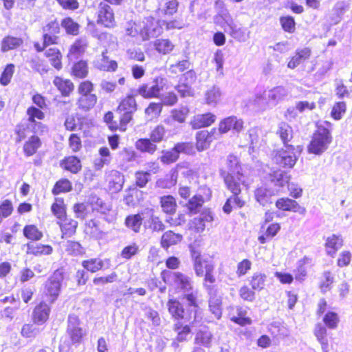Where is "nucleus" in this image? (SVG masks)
Segmentation results:
<instances>
[{
    "mask_svg": "<svg viewBox=\"0 0 352 352\" xmlns=\"http://www.w3.org/2000/svg\"><path fill=\"white\" fill-rule=\"evenodd\" d=\"M95 210L104 215V219L109 223L113 222L116 220V213L111 210V206L108 204H104L100 208L95 207Z\"/></svg>",
    "mask_w": 352,
    "mask_h": 352,
    "instance_id": "61",
    "label": "nucleus"
},
{
    "mask_svg": "<svg viewBox=\"0 0 352 352\" xmlns=\"http://www.w3.org/2000/svg\"><path fill=\"white\" fill-rule=\"evenodd\" d=\"M311 54V51L309 47H304L298 49L295 54L290 58L287 63V67L289 69H294L309 58Z\"/></svg>",
    "mask_w": 352,
    "mask_h": 352,
    "instance_id": "21",
    "label": "nucleus"
},
{
    "mask_svg": "<svg viewBox=\"0 0 352 352\" xmlns=\"http://www.w3.org/2000/svg\"><path fill=\"white\" fill-rule=\"evenodd\" d=\"M106 181L111 192H117L122 190L124 179V176L118 170H112L107 173Z\"/></svg>",
    "mask_w": 352,
    "mask_h": 352,
    "instance_id": "16",
    "label": "nucleus"
},
{
    "mask_svg": "<svg viewBox=\"0 0 352 352\" xmlns=\"http://www.w3.org/2000/svg\"><path fill=\"white\" fill-rule=\"evenodd\" d=\"M63 219V222L60 223L63 234L67 236H71L76 232L78 222L74 219L65 217Z\"/></svg>",
    "mask_w": 352,
    "mask_h": 352,
    "instance_id": "45",
    "label": "nucleus"
},
{
    "mask_svg": "<svg viewBox=\"0 0 352 352\" xmlns=\"http://www.w3.org/2000/svg\"><path fill=\"white\" fill-rule=\"evenodd\" d=\"M343 245V239L341 236L332 234L327 237L325 242V250L327 254L334 257L337 251Z\"/></svg>",
    "mask_w": 352,
    "mask_h": 352,
    "instance_id": "26",
    "label": "nucleus"
},
{
    "mask_svg": "<svg viewBox=\"0 0 352 352\" xmlns=\"http://www.w3.org/2000/svg\"><path fill=\"white\" fill-rule=\"evenodd\" d=\"M189 110L186 107H182L179 109H173L171 111V117L164 120L165 123L169 124L171 120H175L179 123L185 122Z\"/></svg>",
    "mask_w": 352,
    "mask_h": 352,
    "instance_id": "42",
    "label": "nucleus"
},
{
    "mask_svg": "<svg viewBox=\"0 0 352 352\" xmlns=\"http://www.w3.org/2000/svg\"><path fill=\"white\" fill-rule=\"evenodd\" d=\"M155 47L157 52L164 54L169 53L173 49V45L167 39L157 40L155 43Z\"/></svg>",
    "mask_w": 352,
    "mask_h": 352,
    "instance_id": "63",
    "label": "nucleus"
},
{
    "mask_svg": "<svg viewBox=\"0 0 352 352\" xmlns=\"http://www.w3.org/2000/svg\"><path fill=\"white\" fill-rule=\"evenodd\" d=\"M162 277L164 283L170 285L176 292H188L192 289L190 278L180 272L164 270Z\"/></svg>",
    "mask_w": 352,
    "mask_h": 352,
    "instance_id": "6",
    "label": "nucleus"
},
{
    "mask_svg": "<svg viewBox=\"0 0 352 352\" xmlns=\"http://www.w3.org/2000/svg\"><path fill=\"white\" fill-rule=\"evenodd\" d=\"M351 260V252L349 250H343L338 255L337 265L340 267H347L350 265Z\"/></svg>",
    "mask_w": 352,
    "mask_h": 352,
    "instance_id": "64",
    "label": "nucleus"
},
{
    "mask_svg": "<svg viewBox=\"0 0 352 352\" xmlns=\"http://www.w3.org/2000/svg\"><path fill=\"white\" fill-rule=\"evenodd\" d=\"M143 218L140 214L128 216L125 219L126 226L135 232H139L142 224Z\"/></svg>",
    "mask_w": 352,
    "mask_h": 352,
    "instance_id": "46",
    "label": "nucleus"
},
{
    "mask_svg": "<svg viewBox=\"0 0 352 352\" xmlns=\"http://www.w3.org/2000/svg\"><path fill=\"white\" fill-rule=\"evenodd\" d=\"M97 100V96L95 94L80 95L77 101V105L79 109L88 111L94 107Z\"/></svg>",
    "mask_w": 352,
    "mask_h": 352,
    "instance_id": "34",
    "label": "nucleus"
},
{
    "mask_svg": "<svg viewBox=\"0 0 352 352\" xmlns=\"http://www.w3.org/2000/svg\"><path fill=\"white\" fill-rule=\"evenodd\" d=\"M228 171L221 170V175L223 178L227 188L232 193H240L241 191V185L243 184V176L241 173V166L238 158L230 155L227 158Z\"/></svg>",
    "mask_w": 352,
    "mask_h": 352,
    "instance_id": "4",
    "label": "nucleus"
},
{
    "mask_svg": "<svg viewBox=\"0 0 352 352\" xmlns=\"http://www.w3.org/2000/svg\"><path fill=\"white\" fill-rule=\"evenodd\" d=\"M151 141L147 138L139 139L135 144V148L141 152L153 154L157 150V146Z\"/></svg>",
    "mask_w": 352,
    "mask_h": 352,
    "instance_id": "41",
    "label": "nucleus"
},
{
    "mask_svg": "<svg viewBox=\"0 0 352 352\" xmlns=\"http://www.w3.org/2000/svg\"><path fill=\"white\" fill-rule=\"evenodd\" d=\"M311 263V260L307 257H304L300 260L297 264V268L294 271L295 278L297 280H304L307 276V265Z\"/></svg>",
    "mask_w": 352,
    "mask_h": 352,
    "instance_id": "40",
    "label": "nucleus"
},
{
    "mask_svg": "<svg viewBox=\"0 0 352 352\" xmlns=\"http://www.w3.org/2000/svg\"><path fill=\"white\" fill-rule=\"evenodd\" d=\"M230 36L239 42H245L250 37V32H246V30L239 26L236 23L226 31Z\"/></svg>",
    "mask_w": 352,
    "mask_h": 352,
    "instance_id": "32",
    "label": "nucleus"
},
{
    "mask_svg": "<svg viewBox=\"0 0 352 352\" xmlns=\"http://www.w3.org/2000/svg\"><path fill=\"white\" fill-rule=\"evenodd\" d=\"M182 240V235L175 234L173 231L164 232L162 236L161 245L164 248H168L179 243Z\"/></svg>",
    "mask_w": 352,
    "mask_h": 352,
    "instance_id": "33",
    "label": "nucleus"
},
{
    "mask_svg": "<svg viewBox=\"0 0 352 352\" xmlns=\"http://www.w3.org/2000/svg\"><path fill=\"white\" fill-rule=\"evenodd\" d=\"M137 110V103L133 96H128L124 98L118 107V111L135 113Z\"/></svg>",
    "mask_w": 352,
    "mask_h": 352,
    "instance_id": "38",
    "label": "nucleus"
},
{
    "mask_svg": "<svg viewBox=\"0 0 352 352\" xmlns=\"http://www.w3.org/2000/svg\"><path fill=\"white\" fill-rule=\"evenodd\" d=\"M165 84V78L158 76L151 82L141 85L136 90V93L144 98H157Z\"/></svg>",
    "mask_w": 352,
    "mask_h": 352,
    "instance_id": "8",
    "label": "nucleus"
},
{
    "mask_svg": "<svg viewBox=\"0 0 352 352\" xmlns=\"http://www.w3.org/2000/svg\"><path fill=\"white\" fill-rule=\"evenodd\" d=\"M87 47L88 41L85 37L76 39L69 47L67 58L70 60L80 58L85 53Z\"/></svg>",
    "mask_w": 352,
    "mask_h": 352,
    "instance_id": "13",
    "label": "nucleus"
},
{
    "mask_svg": "<svg viewBox=\"0 0 352 352\" xmlns=\"http://www.w3.org/2000/svg\"><path fill=\"white\" fill-rule=\"evenodd\" d=\"M216 128L212 129L210 131L203 130L197 133L196 135V146L199 151L206 150L209 148L211 142L214 140L219 139Z\"/></svg>",
    "mask_w": 352,
    "mask_h": 352,
    "instance_id": "12",
    "label": "nucleus"
},
{
    "mask_svg": "<svg viewBox=\"0 0 352 352\" xmlns=\"http://www.w3.org/2000/svg\"><path fill=\"white\" fill-rule=\"evenodd\" d=\"M270 183L261 184L254 190L256 201L263 206L272 203V197L276 195L278 190L273 189L272 186L283 187L288 184L289 177L281 170L274 171L269 177Z\"/></svg>",
    "mask_w": 352,
    "mask_h": 352,
    "instance_id": "2",
    "label": "nucleus"
},
{
    "mask_svg": "<svg viewBox=\"0 0 352 352\" xmlns=\"http://www.w3.org/2000/svg\"><path fill=\"white\" fill-rule=\"evenodd\" d=\"M215 22L221 26L226 32L235 23L233 18L227 11L222 12L217 15L215 18Z\"/></svg>",
    "mask_w": 352,
    "mask_h": 352,
    "instance_id": "39",
    "label": "nucleus"
},
{
    "mask_svg": "<svg viewBox=\"0 0 352 352\" xmlns=\"http://www.w3.org/2000/svg\"><path fill=\"white\" fill-rule=\"evenodd\" d=\"M168 311L177 320H183L185 322H189L191 316L185 313L181 304L176 300H169L168 302Z\"/></svg>",
    "mask_w": 352,
    "mask_h": 352,
    "instance_id": "22",
    "label": "nucleus"
},
{
    "mask_svg": "<svg viewBox=\"0 0 352 352\" xmlns=\"http://www.w3.org/2000/svg\"><path fill=\"white\" fill-rule=\"evenodd\" d=\"M276 207L283 211L304 213L305 209L300 207L298 204L289 198H280L276 201Z\"/></svg>",
    "mask_w": 352,
    "mask_h": 352,
    "instance_id": "24",
    "label": "nucleus"
},
{
    "mask_svg": "<svg viewBox=\"0 0 352 352\" xmlns=\"http://www.w3.org/2000/svg\"><path fill=\"white\" fill-rule=\"evenodd\" d=\"M177 177V171L171 170L164 177L157 180L156 186L160 188H170L176 184Z\"/></svg>",
    "mask_w": 352,
    "mask_h": 352,
    "instance_id": "30",
    "label": "nucleus"
},
{
    "mask_svg": "<svg viewBox=\"0 0 352 352\" xmlns=\"http://www.w3.org/2000/svg\"><path fill=\"white\" fill-rule=\"evenodd\" d=\"M203 203V197L201 195H196L189 200L187 208L190 213L195 214L199 211Z\"/></svg>",
    "mask_w": 352,
    "mask_h": 352,
    "instance_id": "59",
    "label": "nucleus"
},
{
    "mask_svg": "<svg viewBox=\"0 0 352 352\" xmlns=\"http://www.w3.org/2000/svg\"><path fill=\"white\" fill-rule=\"evenodd\" d=\"M72 74L77 78H85L88 74L87 62L85 60H80L75 63L72 67Z\"/></svg>",
    "mask_w": 352,
    "mask_h": 352,
    "instance_id": "55",
    "label": "nucleus"
},
{
    "mask_svg": "<svg viewBox=\"0 0 352 352\" xmlns=\"http://www.w3.org/2000/svg\"><path fill=\"white\" fill-rule=\"evenodd\" d=\"M259 129L253 128L249 130L248 136L250 142V149L254 152L261 144V140L259 137Z\"/></svg>",
    "mask_w": 352,
    "mask_h": 352,
    "instance_id": "54",
    "label": "nucleus"
},
{
    "mask_svg": "<svg viewBox=\"0 0 352 352\" xmlns=\"http://www.w3.org/2000/svg\"><path fill=\"white\" fill-rule=\"evenodd\" d=\"M274 160L280 166L292 168L297 160L294 147L290 144H285L281 149L277 151Z\"/></svg>",
    "mask_w": 352,
    "mask_h": 352,
    "instance_id": "9",
    "label": "nucleus"
},
{
    "mask_svg": "<svg viewBox=\"0 0 352 352\" xmlns=\"http://www.w3.org/2000/svg\"><path fill=\"white\" fill-rule=\"evenodd\" d=\"M60 166L72 173H76L81 169L80 160L74 156H69L64 159L60 163Z\"/></svg>",
    "mask_w": 352,
    "mask_h": 352,
    "instance_id": "37",
    "label": "nucleus"
},
{
    "mask_svg": "<svg viewBox=\"0 0 352 352\" xmlns=\"http://www.w3.org/2000/svg\"><path fill=\"white\" fill-rule=\"evenodd\" d=\"M51 210L52 213L60 220L65 217L66 210L63 199L56 198L54 203L52 205Z\"/></svg>",
    "mask_w": 352,
    "mask_h": 352,
    "instance_id": "49",
    "label": "nucleus"
},
{
    "mask_svg": "<svg viewBox=\"0 0 352 352\" xmlns=\"http://www.w3.org/2000/svg\"><path fill=\"white\" fill-rule=\"evenodd\" d=\"M67 333L73 344L80 343L85 335V331L80 327V320L76 315H69L68 317Z\"/></svg>",
    "mask_w": 352,
    "mask_h": 352,
    "instance_id": "10",
    "label": "nucleus"
},
{
    "mask_svg": "<svg viewBox=\"0 0 352 352\" xmlns=\"http://www.w3.org/2000/svg\"><path fill=\"white\" fill-rule=\"evenodd\" d=\"M324 324L331 329H335L338 327L340 322L338 314L334 311H327L322 319Z\"/></svg>",
    "mask_w": 352,
    "mask_h": 352,
    "instance_id": "53",
    "label": "nucleus"
},
{
    "mask_svg": "<svg viewBox=\"0 0 352 352\" xmlns=\"http://www.w3.org/2000/svg\"><path fill=\"white\" fill-rule=\"evenodd\" d=\"M41 146L40 138L36 135H32L25 142L23 152L27 157L32 156L36 153Z\"/></svg>",
    "mask_w": 352,
    "mask_h": 352,
    "instance_id": "31",
    "label": "nucleus"
},
{
    "mask_svg": "<svg viewBox=\"0 0 352 352\" xmlns=\"http://www.w3.org/2000/svg\"><path fill=\"white\" fill-rule=\"evenodd\" d=\"M243 128V122L241 119L236 116H230L222 120L219 124V128L217 129L218 137L220 138L222 134L228 133L230 130H233L236 133H239Z\"/></svg>",
    "mask_w": 352,
    "mask_h": 352,
    "instance_id": "11",
    "label": "nucleus"
},
{
    "mask_svg": "<svg viewBox=\"0 0 352 352\" xmlns=\"http://www.w3.org/2000/svg\"><path fill=\"white\" fill-rule=\"evenodd\" d=\"M212 333L208 328L204 327L196 333L195 343L199 345H202L206 348H210L212 346Z\"/></svg>",
    "mask_w": 352,
    "mask_h": 352,
    "instance_id": "28",
    "label": "nucleus"
},
{
    "mask_svg": "<svg viewBox=\"0 0 352 352\" xmlns=\"http://www.w3.org/2000/svg\"><path fill=\"white\" fill-rule=\"evenodd\" d=\"M106 52H103L102 54L98 56L94 61V66L102 71L114 72L118 67V64L115 60H110L106 56Z\"/></svg>",
    "mask_w": 352,
    "mask_h": 352,
    "instance_id": "20",
    "label": "nucleus"
},
{
    "mask_svg": "<svg viewBox=\"0 0 352 352\" xmlns=\"http://www.w3.org/2000/svg\"><path fill=\"white\" fill-rule=\"evenodd\" d=\"M267 276L264 274L255 273L250 280L252 289L261 291L265 287Z\"/></svg>",
    "mask_w": 352,
    "mask_h": 352,
    "instance_id": "52",
    "label": "nucleus"
},
{
    "mask_svg": "<svg viewBox=\"0 0 352 352\" xmlns=\"http://www.w3.org/2000/svg\"><path fill=\"white\" fill-rule=\"evenodd\" d=\"M72 190V184L68 179L58 181L52 189L54 195H58L62 192H67Z\"/></svg>",
    "mask_w": 352,
    "mask_h": 352,
    "instance_id": "62",
    "label": "nucleus"
},
{
    "mask_svg": "<svg viewBox=\"0 0 352 352\" xmlns=\"http://www.w3.org/2000/svg\"><path fill=\"white\" fill-rule=\"evenodd\" d=\"M25 246L27 248L26 254L36 256L50 255L53 252V248L50 245L30 242L28 243Z\"/></svg>",
    "mask_w": 352,
    "mask_h": 352,
    "instance_id": "23",
    "label": "nucleus"
},
{
    "mask_svg": "<svg viewBox=\"0 0 352 352\" xmlns=\"http://www.w3.org/2000/svg\"><path fill=\"white\" fill-rule=\"evenodd\" d=\"M265 91L272 108L283 100L288 95L287 89L283 86H277Z\"/></svg>",
    "mask_w": 352,
    "mask_h": 352,
    "instance_id": "17",
    "label": "nucleus"
},
{
    "mask_svg": "<svg viewBox=\"0 0 352 352\" xmlns=\"http://www.w3.org/2000/svg\"><path fill=\"white\" fill-rule=\"evenodd\" d=\"M60 25L68 34L76 36L79 34L80 25L71 17L63 19Z\"/></svg>",
    "mask_w": 352,
    "mask_h": 352,
    "instance_id": "47",
    "label": "nucleus"
},
{
    "mask_svg": "<svg viewBox=\"0 0 352 352\" xmlns=\"http://www.w3.org/2000/svg\"><path fill=\"white\" fill-rule=\"evenodd\" d=\"M214 295V292L210 296L209 307L210 311L217 318H220L221 316V298L220 297L212 296Z\"/></svg>",
    "mask_w": 352,
    "mask_h": 352,
    "instance_id": "50",
    "label": "nucleus"
},
{
    "mask_svg": "<svg viewBox=\"0 0 352 352\" xmlns=\"http://www.w3.org/2000/svg\"><path fill=\"white\" fill-rule=\"evenodd\" d=\"M82 265L87 270L91 272H96L102 267L103 262L99 258H91L89 260L83 261Z\"/></svg>",
    "mask_w": 352,
    "mask_h": 352,
    "instance_id": "57",
    "label": "nucleus"
},
{
    "mask_svg": "<svg viewBox=\"0 0 352 352\" xmlns=\"http://www.w3.org/2000/svg\"><path fill=\"white\" fill-rule=\"evenodd\" d=\"M217 119V116L212 113L198 114L193 117L190 122L192 129H201L212 124Z\"/></svg>",
    "mask_w": 352,
    "mask_h": 352,
    "instance_id": "19",
    "label": "nucleus"
},
{
    "mask_svg": "<svg viewBox=\"0 0 352 352\" xmlns=\"http://www.w3.org/2000/svg\"><path fill=\"white\" fill-rule=\"evenodd\" d=\"M126 32L141 41H146L160 35L162 28L160 21H156L153 17H146L141 21L127 23Z\"/></svg>",
    "mask_w": 352,
    "mask_h": 352,
    "instance_id": "3",
    "label": "nucleus"
},
{
    "mask_svg": "<svg viewBox=\"0 0 352 352\" xmlns=\"http://www.w3.org/2000/svg\"><path fill=\"white\" fill-rule=\"evenodd\" d=\"M222 96L221 88L217 85H212L205 91L204 100L208 105L214 107L221 101Z\"/></svg>",
    "mask_w": 352,
    "mask_h": 352,
    "instance_id": "18",
    "label": "nucleus"
},
{
    "mask_svg": "<svg viewBox=\"0 0 352 352\" xmlns=\"http://www.w3.org/2000/svg\"><path fill=\"white\" fill-rule=\"evenodd\" d=\"M191 257L193 261V267L197 276H204V286L211 295L214 292V287L211 285L215 283L216 278L213 272L214 263L212 258L208 256H202L199 251L192 248Z\"/></svg>",
    "mask_w": 352,
    "mask_h": 352,
    "instance_id": "1",
    "label": "nucleus"
},
{
    "mask_svg": "<svg viewBox=\"0 0 352 352\" xmlns=\"http://www.w3.org/2000/svg\"><path fill=\"white\" fill-rule=\"evenodd\" d=\"M98 23L110 28L114 25V14L111 8L106 3L99 4Z\"/></svg>",
    "mask_w": 352,
    "mask_h": 352,
    "instance_id": "15",
    "label": "nucleus"
},
{
    "mask_svg": "<svg viewBox=\"0 0 352 352\" xmlns=\"http://www.w3.org/2000/svg\"><path fill=\"white\" fill-rule=\"evenodd\" d=\"M23 41L21 38L13 36L5 37L1 43V50L8 52L19 47Z\"/></svg>",
    "mask_w": 352,
    "mask_h": 352,
    "instance_id": "51",
    "label": "nucleus"
},
{
    "mask_svg": "<svg viewBox=\"0 0 352 352\" xmlns=\"http://www.w3.org/2000/svg\"><path fill=\"white\" fill-rule=\"evenodd\" d=\"M85 232L96 239H100L104 235V232L100 229L98 221L96 219H91L86 223Z\"/></svg>",
    "mask_w": 352,
    "mask_h": 352,
    "instance_id": "43",
    "label": "nucleus"
},
{
    "mask_svg": "<svg viewBox=\"0 0 352 352\" xmlns=\"http://www.w3.org/2000/svg\"><path fill=\"white\" fill-rule=\"evenodd\" d=\"M331 127V123L327 121L318 126L307 147L309 153L321 155L328 148L332 142Z\"/></svg>",
    "mask_w": 352,
    "mask_h": 352,
    "instance_id": "5",
    "label": "nucleus"
},
{
    "mask_svg": "<svg viewBox=\"0 0 352 352\" xmlns=\"http://www.w3.org/2000/svg\"><path fill=\"white\" fill-rule=\"evenodd\" d=\"M45 54L49 58L52 65L56 69L59 70L62 68V54L58 49L56 47L49 48L45 51Z\"/></svg>",
    "mask_w": 352,
    "mask_h": 352,
    "instance_id": "35",
    "label": "nucleus"
},
{
    "mask_svg": "<svg viewBox=\"0 0 352 352\" xmlns=\"http://www.w3.org/2000/svg\"><path fill=\"white\" fill-rule=\"evenodd\" d=\"M63 278V272L57 270L44 284L43 294L51 303H53L59 296Z\"/></svg>",
    "mask_w": 352,
    "mask_h": 352,
    "instance_id": "7",
    "label": "nucleus"
},
{
    "mask_svg": "<svg viewBox=\"0 0 352 352\" xmlns=\"http://www.w3.org/2000/svg\"><path fill=\"white\" fill-rule=\"evenodd\" d=\"M231 310L232 312L230 313V316L232 321L241 326L251 323V320L245 317L246 311L242 307H232Z\"/></svg>",
    "mask_w": 352,
    "mask_h": 352,
    "instance_id": "29",
    "label": "nucleus"
},
{
    "mask_svg": "<svg viewBox=\"0 0 352 352\" xmlns=\"http://www.w3.org/2000/svg\"><path fill=\"white\" fill-rule=\"evenodd\" d=\"M51 312V307L45 302H41L35 307L32 313V320L38 324L42 325L47 322Z\"/></svg>",
    "mask_w": 352,
    "mask_h": 352,
    "instance_id": "14",
    "label": "nucleus"
},
{
    "mask_svg": "<svg viewBox=\"0 0 352 352\" xmlns=\"http://www.w3.org/2000/svg\"><path fill=\"white\" fill-rule=\"evenodd\" d=\"M276 133L279 135L284 145L288 144L287 142L293 138L292 127L285 122H281L278 124Z\"/></svg>",
    "mask_w": 352,
    "mask_h": 352,
    "instance_id": "36",
    "label": "nucleus"
},
{
    "mask_svg": "<svg viewBox=\"0 0 352 352\" xmlns=\"http://www.w3.org/2000/svg\"><path fill=\"white\" fill-rule=\"evenodd\" d=\"M250 106L256 111H265L272 108L265 91L256 93L250 100Z\"/></svg>",
    "mask_w": 352,
    "mask_h": 352,
    "instance_id": "25",
    "label": "nucleus"
},
{
    "mask_svg": "<svg viewBox=\"0 0 352 352\" xmlns=\"http://www.w3.org/2000/svg\"><path fill=\"white\" fill-rule=\"evenodd\" d=\"M346 107L344 102H338L332 107L331 117L336 120H340L346 112Z\"/></svg>",
    "mask_w": 352,
    "mask_h": 352,
    "instance_id": "60",
    "label": "nucleus"
},
{
    "mask_svg": "<svg viewBox=\"0 0 352 352\" xmlns=\"http://www.w3.org/2000/svg\"><path fill=\"white\" fill-rule=\"evenodd\" d=\"M23 235L32 241H39L43 237V233L35 225H27L23 230Z\"/></svg>",
    "mask_w": 352,
    "mask_h": 352,
    "instance_id": "48",
    "label": "nucleus"
},
{
    "mask_svg": "<svg viewBox=\"0 0 352 352\" xmlns=\"http://www.w3.org/2000/svg\"><path fill=\"white\" fill-rule=\"evenodd\" d=\"M53 83L63 96H69L74 88V84L70 80L59 76L55 77Z\"/></svg>",
    "mask_w": 352,
    "mask_h": 352,
    "instance_id": "27",
    "label": "nucleus"
},
{
    "mask_svg": "<svg viewBox=\"0 0 352 352\" xmlns=\"http://www.w3.org/2000/svg\"><path fill=\"white\" fill-rule=\"evenodd\" d=\"M160 204L164 212L173 214L176 210V201L171 195L163 196L160 199Z\"/></svg>",
    "mask_w": 352,
    "mask_h": 352,
    "instance_id": "44",
    "label": "nucleus"
},
{
    "mask_svg": "<svg viewBox=\"0 0 352 352\" xmlns=\"http://www.w3.org/2000/svg\"><path fill=\"white\" fill-rule=\"evenodd\" d=\"M334 281V277L331 272L326 271L322 274V279L320 283V288L322 293H326L329 291L331 287V285Z\"/></svg>",
    "mask_w": 352,
    "mask_h": 352,
    "instance_id": "58",
    "label": "nucleus"
},
{
    "mask_svg": "<svg viewBox=\"0 0 352 352\" xmlns=\"http://www.w3.org/2000/svg\"><path fill=\"white\" fill-rule=\"evenodd\" d=\"M162 110V104L161 103L151 102L145 109V114L148 120H153L157 118Z\"/></svg>",
    "mask_w": 352,
    "mask_h": 352,
    "instance_id": "56",
    "label": "nucleus"
}]
</instances>
